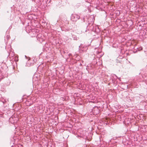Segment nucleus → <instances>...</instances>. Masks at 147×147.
Segmentation results:
<instances>
[{
  "mask_svg": "<svg viewBox=\"0 0 147 147\" xmlns=\"http://www.w3.org/2000/svg\"><path fill=\"white\" fill-rule=\"evenodd\" d=\"M10 38V35L8 34H7L5 37V39L7 40H8Z\"/></svg>",
  "mask_w": 147,
  "mask_h": 147,
  "instance_id": "3",
  "label": "nucleus"
},
{
  "mask_svg": "<svg viewBox=\"0 0 147 147\" xmlns=\"http://www.w3.org/2000/svg\"><path fill=\"white\" fill-rule=\"evenodd\" d=\"M80 18V16L76 14H72L71 17V20L74 22H76Z\"/></svg>",
  "mask_w": 147,
  "mask_h": 147,
  "instance_id": "1",
  "label": "nucleus"
},
{
  "mask_svg": "<svg viewBox=\"0 0 147 147\" xmlns=\"http://www.w3.org/2000/svg\"><path fill=\"white\" fill-rule=\"evenodd\" d=\"M9 121L11 123H13L16 122L17 120L15 116H12L9 118Z\"/></svg>",
  "mask_w": 147,
  "mask_h": 147,
  "instance_id": "2",
  "label": "nucleus"
},
{
  "mask_svg": "<svg viewBox=\"0 0 147 147\" xmlns=\"http://www.w3.org/2000/svg\"><path fill=\"white\" fill-rule=\"evenodd\" d=\"M96 109H97V110L98 111V112H99V110L98 109V108H97Z\"/></svg>",
  "mask_w": 147,
  "mask_h": 147,
  "instance_id": "5",
  "label": "nucleus"
},
{
  "mask_svg": "<svg viewBox=\"0 0 147 147\" xmlns=\"http://www.w3.org/2000/svg\"><path fill=\"white\" fill-rule=\"evenodd\" d=\"M9 55L10 56L13 57L14 56V53L13 52L11 51L10 53H9Z\"/></svg>",
  "mask_w": 147,
  "mask_h": 147,
  "instance_id": "4",
  "label": "nucleus"
}]
</instances>
